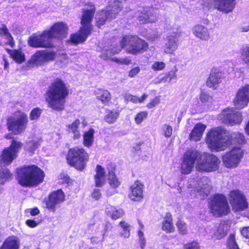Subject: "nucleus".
I'll return each mask as SVG.
<instances>
[{
	"mask_svg": "<svg viewBox=\"0 0 249 249\" xmlns=\"http://www.w3.org/2000/svg\"><path fill=\"white\" fill-rule=\"evenodd\" d=\"M225 129L217 127L212 129L207 133L206 142L212 150L216 151L224 150L228 145L231 143H237L240 145L245 143L246 140L243 134L240 133H232L230 138Z\"/></svg>",
	"mask_w": 249,
	"mask_h": 249,
	"instance_id": "obj_1",
	"label": "nucleus"
},
{
	"mask_svg": "<svg viewBox=\"0 0 249 249\" xmlns=\"http://www.w3.org/2000/svg\"><path fill=\"white\" fill-rule=\"evenodd\" d=\"M68 93V89L64 82L61 79H56L46 93L48 106L56 111L63 110Z\"/></svg>",
	"mask_w": 249,
	"mask_h": 249,
	"instance_id": "obj_2",
	"label": "nucleus"
},
{
	"mask_svg": "<svg viewBox=\"0 0 249 249\" xmlns=\"http://www.w3.org/2000/svg\"><path fill=\"white\" fill-rule=\"evenodd\" d=\"M19 183L24 186L37 185L43 182L44 174L35 165L25 166L18 171Z\"/></svg>",
	"mask_w": 249,
	"mask_h": 249,
	"instance_id": "obj_3",
	"label": "nucleus"
},
{
	"mask_svg": "<svg viewBox=\"0 0 249 249\" xmlns=\"http://www.w3.org/2000/svg\"><path fill=\"white\" fill-rule=\"evenodd\" d=\"M95 13V8L92 6L89 9L84 11L81 23V27L78 33L71 35L70 40L73 44H78L84 42L91 34L92 25L91 22Z\"/></svg>",
	"mask_w": 249,
	"mask_h": 249,
	"instance_id": "obj_4",
	"label": "nucleus"
},
{
	"mask_svg": "<svg viewBox=\"0 0 249 249\" xmlns=\"http://www.w3.org/2000/svg\"><path fill=\"white\" fill-rule=\"evenodd\" d=\"M188 191L193 197L204 199L210 193L212 188V182L207 177L200 178H190L188 181Z\"/></svg>",
	"mask_w": 249,
	"mask_h": 249,
	"instance_id": "obj_5",
	"label": "nucleus"
},
{
	"mask_svg": "<svg viewBox=\"0 0 249 249\" xmlns=\"http://www.w3.org/2000/svg\"><path fill=\"white\" fill-rule=\"evenodd\" d=\"M122 48H125L126 51L132 54H137L145 51L148 44L143 40L135 36H126L121 42Z\"/></svg>",
	"mask_w": 249,
	"mask_h": 249,
	"instance_id": "obj_6",
	"label": "nucleus"
},
{
	"mask_svg": "<svg viewBox=\"0 0 249 249\" xmlns=\"http://www.w3.org/2000/svg\"><path fill=\"white\" fill-rule=\"evenodd\" d=\"M88 154L82 148L74 147L68 152L67 159L69 163L78 170H82L86 166Z\"/></svg>",
	"mask_w": 249,
	"mask_h": 249,
	"instance_id": "obj_7",
	"label": "nucleus"
},
{
	"mask_svg": "<svg viewBox=\"0 0 249 249\" xmlns=\"http://www.w3.org/2000/svg\"><path fill=\"white\" fill-rule=\"evenodd\" d=\"M213 214L216 217L227 215L230 212V207L227 199L222 194H216L212 197L210 204Z\"/></svg>",
	"mask_w": 249,
	"mask_h": 249,
	"instance_id": "obj_8",
	"label": "nucleus"
},
{
	"mask_svg": "<svg viewBox=\"0 0 249 249\" xmlns=\"http://www.w3.org/2000/svg\"><path fill=\"white\" fill-rule=\"evenodd\" d=\"M196 169L199 171L212 172L217 170L220 163L218 159L213 154L204 153L198 157Z\"/></svg>",
	"mask_w": 249,
	"mask_h": 249,
	"instance_id": "obj_9",
	"label": "nucleus"
},
{
	"mask_svg": "<svg viewBox=\"0 0 249 249\" xmlns=\"http://www.w3.org/2000/svg\"><path fill=\"white\" fill-rule=\"evenodd\" d=\"M28 122L27 115L23 113H19L18 115L8 119L7 128L14 134L18 135L25 131Z\"/></svg>",
	"mask_w": 249,
	"mask_h": 249,
	"instance_id": "obj_10",
	"label": "nucleus"
},
{
	"mask_svg": "<svg viewBox=\"0 0 249 249\" xmlns=\"http://www.w3.org/2000/svg\"><path fill=\"white\" fill-rule=\"evenodd\" d=\"M22 143L19 141L13 140L9 147L3 149L0 156V163L4 165L10 164L16 158L17 154L21 148Z\"/></svg>",
	"mask_w": 249,
	"mask_h": 249,
	"instance_id": "obj_11",
	"label": "nucleus"
},
{
	"mask_svg": "<svg viewBox=\"0 0 249 249\" xmlns=\"http://www.w3.org/2000/svg\"><path fill=\"white\" fill-rule=\"evenodd\" d=\"M202 3L209 8H214L226 14L231 12L235 8V0H202Z\"/></svg>",
	"mask_w": 249,
	"mask_h": 249,
	"instance_id": "obj_12",
	"label": "nucleus"
},
{
	"mask_svg": "<svg viewBox=\"0 0 249 249\" xmlns=\"http://www.w3.org/2000/svg\"><path fill=\"white\" fill-rule=\"evenodd\" d=\"M243 156V152L240 147H235L223 156L222 160L224 164L228 168H235L240 163Z\"/></svg>",
	"mask_w": 249,
	"mask_h": 249,
	"instance_id": "obj_13",
	"label": "nucleus"
},
{
	"mask_svg": "<svg viewBox=\"0 0 249 249\" xmlns=\"http://www.w3.org/2000/svg\"><path fill=\"white\" fill-rule=\"evenodd\" d=\"M179 28L177 26L167 36L162 49L166 54H173L178 46V37L180 36Z\"/></svg>",
	"mask_w": 249,
	"mask_h": 249,
	"instance_id": "obj_14",
	"label": "nucleus"
},
{
	"mask_svg": "<svg viewBox=\"0 0 249 249\" xmlns=\"http://www.w3.org/2000/svg\"><path fill=\"white\" fill-rule=\"evenodd\" d=\"M122 49L121 43L119 45L116 46L105 47L102 50V54L100 57L104 60L111 59L117 63L121 64L128 65L130 63L131 60L128 58H112L111 57L118 53Z\"/></svg>",
	"mask_w": 249,
	"mask_h": 249,
	"instance_id": "obj_15",
	"label": "nucleus"
},
{
	"mask_svg": "<svg viewBox=\"0 0 249 249\" xmlns=\"http://www.w3.org/2000/svg\"><path fill=\"white\" fill-rule=\"evenodd\" d=\"M55 56L56 53L53 51H38L32 56L29 63L35 66H41L54 60Z\"/></svg>",
	"mask_w": 249,
	"mask_h": 249,
	"instance_id": "obj_16",
	"label": "nucleus"
},
{
	"mask_svg": "<svg viewBox=\"0 0 249 249\" xmlns=\"http://www.w3.org/2000/svg\"><path fill=\"white\" fill-rule=\"evenodd\" d=\"M230 202L234 211H243L247 208L248 204L244 194L238 190H234L229 194Z\"/></svg>",
	"mask_w": 249,
	"mask_h": 249,
	"instance_id": "obj_17",
	"label": "nucleus"
},
{
	"mask_svg": "<svg viewBox=\"0 0 249 249\" xmlns=\"http://www.w3.org/2000/svg\"><path fill=\"white\" fill-rule=\"evenodd\" d=\"M199 155V152L197 150H189L186 152L181 166L182 174H188L191 172Z\"/></svg>",
	"mask_w": 249,
	"mask_h": 249,
	"instance_id": "obj_18",
	"label": "nucleus"
},
{
	"mask_svg": "<svg viewBox=\"0 0 249 249\" xmlns=\"http://www.w3.org/2000/svg\"><path fill=\"white\" fill-rule=\"evenodd\" d=\"M249 102V85H246L238 89L233 100V105L237 108L242 109Z\"/></svg>",
	"mask_w": 249,
	"mask_h": 249,
	"instance_id": "obj_19",
	"label": "nucleus"
},
{
	"mask_svg": "<svg viewBox=\"0 0 249 249\" xmlns=\"http://www.w3.org/2000/svg\"><path fill=\"white\" fill-rule=\"evenodd\" d=\"M220 119L225 124L232 126L240 124L242 121V116L238 111L228 109L224 110L220 116Z\"/></svg>",
	"mask_w": 249,
	"mask_h": 249,
	"instance_id": "obj_20",
	"label": "nucleus"
},
{
	"mask_svg": "<svg viewBox=\"0 0 249 249\" xmlns=\"http://www.w3.org/2000/svg\"><path fill=\"white\" fill-rule=\"evenodd\" d=\"M49 33L46 31L41 35L31 36L28 40L29 45L35 48H50L53 47V44L49 37Z\"/></svg>",
	"mask_w": 249,
	"mask_h": 249,
	"instance_id": "obj_21",
	"label": "nucleus"
},
{
	"mask_svg": "<svg viewBox=\"0 0 249 249\" xmlns=\"http://www.w3.org/2000/svg\"><path fill=\"white\" fill-rule=\"evenodd\" d=\"M49 33V37L51 40L53 38H63L68 32V26L63 22H57L54 24L49 31H46Z\"/></svg>",
	"mask_w": 249,
	"mask_h": 249,
	"instance_id": "obj_22",
	"label": "nucleus"
},
{
	"mask_svg": "<svg viewBox=\"0 0 249 249\" xmlns=\"http://www.w3.org/2000/svg\"><path fill=\"white\" fill-rule=\"evenodd\" d=\"M138 20L142 23H155L157 19V10L153 8H142L139 11Z\"/></svg>",
	"mask_w": 249,
	"mask_h": 249,
	"instance_id": "obj_23",
	"label": "nucleus"
},
{
	"mask_svg": "<svg viewBox=\"0 0 249 249\" xmlns=\"http://www.w3.org/2000/svg\"><path fill=\"white\" fill-rule=\"evenodd\" d=\"M65 200V195L61 190L54 191L49 196L46 201L47 208L49 210H55V207Z\"/></svg>",
	"mask_w": 249,
	"mask_h": 249,
	"instance_id": "obj_24",
	"label": "nucleus"
},
{
	"mask_svg": "<svg viewBox=\"0 0 249 249\" xmlns=\"http://www.w3.org/2000/svg\"><path fill=\"white\" fill-rule=\"evenodd\" d=\"M193 35L197 38L204 41H207L210 37L208 29L201 24H197L192 29Z\"/></svg>",
	"mask_w": 249,
	"mask_h": 249,
	"instance_id": "obj_25",
	"label": "nucleus"
},
{
	"mask_svg": "<svg viewBox=\"0 0 249 249\" xmlns=\"http://www.w3.org/2000/svg\"><path fill=\"white\" fill-rule=\"evenodd\" d=\"M143 185L139 181H136L131 187L130 198L133 200H139L143 197Z\"/></svg>",
	"mask_w": 249,
	"mask_h": 249,
	"instance_id": "obj_26",
	"label": "nucleus"
},
{
	"mask_svg": "<svg viewBox=\"0 0 249 249\" xmlns=\"http://www.w3.org/2000/svg\"><path fill=\"white\" fill-rule=\"evenodd\" d=\"M206 128V125L200 123L196 124L190 134V139L195 142L200 141Z\"/></svg>",
	"mask_w": 249,
	"mask_h": 249,
	"instance_id": "obj_27",
	"label": "nucleus"
},
{
	"mask_svg": "<svg viewBox=\"0 0 249 249\" xmlns=\"http://www.w3.org/2000/svg\"><path fill=\"white\" fill-rule=\"evenodd\" d=\"M20 240L15 236H10L3 242L0 249H19Z\"/></svg>",
	"mask_w": 249,
	"mask_h": 249,
	"instance_id": "obj_28",
	"label": "nucleus"
},
{
	"mask_svg": "<svg viewBox=\"0 0 249 249\" xmlns=\"http://www.w3.org/2000/svg\"><path fill=\"white\" fill-rule=\"evenodd\" d=\"M222 73L220 72L211 73L208 80L207 81V85L213 89H216L221 82Z\"/></svg>",
	"mask_w": 249,
	"mask_h": 249,
	"instance_id": "obj_29",
	"label": "nucleus"
},
{
	"mask_svg": "<svg viewBox=\"0 0 249 249\" xmlns=\"http://www.w3.org/2000/svg\"><path fill=\"white\" fill-rule=\"evenodd\" d=\"M123 7L122 2L118 0H113L111 2L109 8L107 12L108 13V17L107 18H114L122 10Z\"/></svg>",
	"mask_w": 249,
	"mask_h": 249,
	"instance_id": "obj_30",
	"label": "nucleus"
},
{
	"mask_svg": "<svg viewBox=\"0 0 249 249\" xmlns=\"http://www.w3.org/2000/svg\"><path fill=\"white\" fill-rule=\"evenodd\" d=\"M230 229V226L226 223H220L214 230L212 237L216 239H220L226 236Z\"/></svg>",
	"mask_w": 249,
	"mask_h": 249,
	"instance_id": "obj_31",
	"label": "nucleus"
},
{
	"mask_svg": "<svg viewBox=\"0 0 249 249\" xmlns=\"http://www.w3.org/2000/svg\"><path fill=\"white\" fill-rule=\"evenodd\" d=\"M106 173L104 169L100 165L96 166V174L94 176L95 185L97 187H101L105 183Z\"/></svg>",
	"mask_w": 249,
	"mask_h": 249,
	"instance_id": "obj_32",
	"label": "nucleus"
},
{
	"mask_svg": "<svg viewBox=\"0 0 249 249\" xmlns=\"http://www.w3.org/2000/svg\"><path fill=\"white\" fill-rule=\"evenodd\" d=\"M106 213L112 219L116 220L124 214V212L122 209H116L115 207L108 205L106 209Z\"/></svg>",
	"mask_w": 249,
	"mask_h": 249,
	"instance_id": "obj_33",
	"label": "nucleus"
},
{
	"mask_svg": "<svg viewBox=\"0 0 249 249\" xmlns=\"http://www.w3.org/2000/svg\"><path fill=\"white\" fill-rule=\"evenodd\" d=\"M161 229L167 232H172L174 231L175 228L172 223V218L171 214H166L162 222Z\"/></svg>",
	"mask_w": 249,
	"mask_h": 249,
	"instance_id": "obj_34",
	"label": "nucleus"
},
{
	"mask_svg": "<svg viewBox=\"0 0 249 249\" xmlns=\"http://www.w3.org/2000/svg\"><path fill=\"white\" fill-rule=\"evenodd\" d=\"M10 56L18 63H22L25 60L24 53L20 50L7 49Z\"/></svg>",
	"mask_w": 249,
	"mask_h": 249,
	"instance_id": "obj_35",
	"label": "nucleus"
},
{
	"mask_svg": "<svg viewBox=\"0 0 249 249\" xmlns=\"http://www.w3.org/2000/svg\"><path fill=\"white\" fill-rule=\"evenodd\" d=\"M80 124V120L76 119L74 122L67 126L68 131L69 133H72L73 134V138L74 139H77L80 137V133L78 129Z\"/></svg>",
	"mask_w": 249,
	"mask_h": 249,
	"instance_id": "obj_36",
	"label": "nucleus"
},
{
	"mask_svg": "<svg viewBox=\"0 0 249 249\" xmlns=\"http://www.w3.org/2000/svg\"><path fill=\"white\" fill-rule=\"evenodd\" d=\"M111 169L108 167V181L110 186L113 188H116L120 185V182L114 174V167L112 166V165H110Z\"/></svg>",
	"mask_w": 249,
	"mask_h": 249,
	"instance_id": "obj_37",
	"label": "nucleus"
},
{
	"mask_svg": "<svg viewBox=\"0 0 249 249\" xmlns=\"http://www.w3.org/2000/svg\"><path fill=\"white\" fill-rule=\"evenodd\" d=\"M94 130L90 128L84 134V144L87 147L91 146L93 142V135Z\"/></svg>",
	"mask_w": 249,
	"mask_h": 249,
	"instance_id": "obj_38",
	"label": "nucleus"
},
{
	"mask_svg": "<svg viewBox=\"0 0 249 249\" xmlns=\"http://www.w3.org/2000/svg\"><path fill=\"white\" fill-rule=\"evenodd\" d=\"M12 174L9 170L6 168L0 169V183L3 184L4 182L9 181L12 178Z\"/></svg>",
	"mask_w": 249,
	"mask_h": 249,
	"instance_id": "obj_39",
	"label": "nucleus"
},
{
	"mask_svg": "<svg viewBox=\"0 0 249 249\" xmlns=\"http://www.w3.org/2000/svg\"><path fill=\"white\" fill-rule=\"evenodd\" d=\"M178 70L176 68H175L174 70H172L170 71L164 77L160 78L159 81L156 82V83H160L162 82L165 83L166 82H170L172 80L176 79L177 78L176 73Z\"/></svg>",
	"mask_w": 249,
	"mask_h": 249,
	"instance_id": "obj_40",
	"label": "nucleus"
},
{
	"mask_svg": "<svg viewBox=\"0 0 249 249\" xmlns=\"http://www.w3.org/2000/svg\"><path fill=\"white\" fill-rule=\"evenodd\" d=\"M97 96L102 102H108L111 99V95L107 90H100L97 93Z\"/></svg>",
	"mask_w": 249,
	"mask_h": 249,
	"instance_id": "obj_41",
	"label": "nucleus"
},
{
	"mask_svg": "<svg viewBox=\"0 0 249 249\" xmlns=\"http://www.w3.org/2000/svg\"><path fill=\"white\" fill-rule=\"evenodd\" d=\"M119 116V113L116 111H109L105 117V121L109 124L114 123Z\"/></svg>",
	"mask_w": 249,
	"mask_h": 249,
	"instance_id": "obj_42",
	"label": "nucleus"
},
{
	"mask_svg": "<svg viewBox=\"0 0 249 249\" xmlns=\"http://www.w3.org/2000/svg\"><path fill=\"white\" fill-rule=\"evenodd\" d=\"M107 17L108 13L106 11H102L97 18L96 21L97 26L100 27L105 23L106 20H110L112 19L107 18Z\"/></svg>",
	"mask_w": 249,
	"mask_h": 249,
	"instance_id": "obj_43",
	"label": "nucleus"
},
{
	"mask_svg": "<svg viewBox=\"0 0 249 249\" xmlns=\"http://www.w3.org/2000/svg\"><path fill=\"white\" fill-rule=\"evenodd\" d=\"M242 60L246 63H249V47L248 46L243 47L241 52Z\"/></svg>",
	"mask_w": 249,
	"mask_h": 249,
	"instance_id": "obj_44",
	"label": "nucleus"
},
{
	"mask_svg": "<svg viewBox=\"0 0 249 249\" xmlns=\"http://www.w3.org/2000/svg\"><path fill=\"white\" fill-rule=\"evenodd\" d=\"M148 116V113L146 111H141L137 114L135 117V122L136 124H141L142 121L146 119Z\"/></svg>",
	"mask_w": 249,
	"mask_h": 249,
	"instance_id": "obj_45",
	"label": "nucleus"
},
{
	"mask_svg": "<svg viewBox=\"0 0 249 249\" xmlns=\"http://www.w3.org/2000/svg\"><path fill=\"white\" fill-rule=\"evenodd\" d=\"M199 100L202 104L212 102L213 99L210 95L205 91H202L199 95Z\"/></svg>",
	"mask_w": 249,
	"mask_h": 249,
	"instance_id": "obj_46",
	"label": "nucleus"
},
{
	"mask_svg": "<svg viewBox=\"0 0 249 249\" xmlns=\"http://www.w3.org/2000/svg\"><path fill=\"white\" fill-rule=\"evenodd\" d=\"M177 226L178 227L179 233L184 235L187 233V230L186 224L182 221L178 220L177 223Z\"/></svg>",
	"mask_w": 249,
	"mask_h": 249,
	"instance_id": "obj_47",
	"label": "nucleus"
},
{
	"mask_svg": "<svg viewBox=\"0 0 249 249\" xmlns=\"http://www.w3.org/2000/svg\"><path fill=\"white\" fill-rule=\"evenodd\" d=\"M42 110L36 107L33 109L30 114V119L31 120H37L40 116Z\"/></svg>",
	"mask_w": 249,
	"mask_h": 249,
	"instance_id": "obj_48",
	"label": "nucleus"
},
{
	"mask_svg": "<svg viewBox=\"0 0 249 249\" xmlns=\"http://www.w3.org/2000/svg\"><path fill=\"white\" fill-rule=\"evenodd\" d=\"M3 35H5L7 39L10 41V45L12 46V40H13V38L11 34L8 32V30L5 26L0 28V36Z\"/></svg>",
	"mask_w": 249,
	"mask_h": 249,
	"instance_id": "obj_49",
	"label": "nucleus"
},
{
	"mask_svg": "<svg viewBox=\"0 0 249 249\" xmlns=\"http://www.w3.org/2000/svg\"><path fill=\"white\" fill-rule=\"evenodd\" d=\"M39 145L38 142L34 141H29L27 143L26 147L30 152H33L36 149Z\"/></svg>",
	"mask_w": 249,
	"mask_h": 249,
	"instance_id": "obj_50",
	"label": "nucleus"
},
{
	"mask_svg": "<svg viewBox=\"0 0 249 249\" xmlns=\"http://www.w3.org/2000/svg\"><path fill=\"white\" fill-rule=\"evenodd\" d=\"M138 237H139V242L140 243V246L141 249H143L145 244H146V240L144 237L143 232L141 230H139L138 233Z\"/></svg>",
	"mask_w": 249,
	"mask_h": 249,
	"instance_id": "obj_51",
	"label": "nucleus"
},
{
	"mask_svg": "<svg viewBox=\"0 0 249 249\" xmlns=\"http://www.w3.org/2000/svg\"><path fill=\"white\" fill-rule=\"evenodd\" d=\"M165 64L163 62H155L152 65V69L155 71H161L164 69Z\"/></svg>",
	"mask_w": 249,
	"mask_h": 249,
	"instance_id": "obj_52",
	"label": "nucleus"
},
{
	"mask_svg": "<svg viewBox=\"0 0 249 249\" xmlns=\"http://www.w3.org/2000/svg\"><path fill=\"white\" fill-rule=\"evenodd\" d=\"M162 130L164 132V135L166 137H170L172 134V128L171 126L164 124L162 126Z\"/></svg>",
	"mask_w": 249,
	"mask_h": 249,
	"instance_id": "obj_53",
	"label": "nucleus"
},
{
	"mask_svg": "<svg viewBox=\"0 0 249 249\" xmlns=\"http://www.w3.org/2000/svg\"><path fill=\"white\" fill-rule=\"evenodd\" d=\"M107 231V224L105 226V229L104 230V233L103 234V237L101 240L99 239L96 236L92 237L91 238V242L93 244H96L98 243L100 241H103L104 240V236L105 235V233Z\"/></svg>",
	"mask_w": 249,
	"mask_h": 249,
	"instance_id": "obj_54",
	"label": "nucleus"
},
{
	"mask_svg": "<svg viewBox=\"0 0 249 249\" xmlns=\"http://www.w3.org/2000/svg\"><path fill=\"white\" fill-rule=\"evenodd\" d=\"M160 103V99L158 97L154 98L150 103H149L147 107L148 108H152L156 106Z\"/></svg>",
	"mask_w": 249,
	"mask_h": 249,
	"instance_id": "obj_55",
	"label": "nucleus"
},
{
	"mask_svg": "<svg viewBox=\"0 0 249 249\" xmlns=\"http://www.w3.org/2000/svg\"><path fill=\"white\" fill-rule=\"evenodd\" d=\"M126 100L131 101L133 103H136L138 102V97L130 94H126L124 96Z\"/></svg>",
	"mask_w": 249,
	"mask_h": 249,
	"instance_id": "obj_56",
	"label": "nucleus"
},
{
	"mask_svg": "<svg viewBox=\"0 0 249 249\" xmlns=\"http://www.w3.org/2000/svg\"><path fill=\"white\" fill-rule=\"evenodd\" d=\"M140 71V69L139 67H136L131 69L128 73L129 77L132 78L137 75Z\"/></svg>",
	"mask_w": 249,
	"mask_h": 249,
	"instance_id": "obj_57",
	"label": "nucleus"
},
{
	"mask_svg": "<svg viewBox=\"0 0 249 249\" xmlns=\"http://www.w3.org/2000/svg\"><path fill=\"white\" fill-rule=\"evenodd\" d=\"M160 37L159 34L156 32H153L151 34H149L147 38L149 40L154 41L157 40Z\"/></svg>",
	"mask_w": 249,
	"mask_h": 249,
	"instance_id": "obj_58",
	"label": "nucleus"
},
{
	"mask_svg": "<svg viewBox=\"0 0 249 249\" xmlns=\"http://www.w3.org/2000/svg\"><path fill=\"white\" fill-rule=\"evenodd\" d=\"M185 249H198V244L196 242H192L185 245Z\"/></svg>",
	"mask_w": 249,
	"mask_h": 249,
	"instance_id": "obj_59",
	"label": "nucleus"
},
{
	"mask_svg": "<svg viewBox=\"0 0 249 249\" xmlns=\"http://www.w3.org/2000/svg\"><path fill=\"white\" fill-rule=\"evenodd\" d=\"M92 197L96 200H98L101 196L100 190L95 189L92 193Z\"/></svg>",
	"mask_w": 249,
	"mask_h": 249,
	"instance_id": "obj_60",
	"label": "nucleus"
},
{
	"mask_svg": "<svg viewBox=\"0 0 249 249\" xmlns=\"http://www.w3.org/2000/svg\"><path fill=\"white\" fill-rule=\"evenodd\" d=\"M241 234L249 239V227H244L241 230Z\"/></svg>",
	"mask_w": 249,
	"mask_h": 249,
	"instance_id": "obj_61",
	"label": "nucleus"
},
{
	"mask_svg": "<svg viewBox=\"0 0 249 249\" xmlns=\"http://www.w3.org/2000/svg\"><path fill=\"white\" fill-rule=\"evenodd\" d=\"M26 225L30 228H35L38 225V223L34 220L28 219L26 221Z\"/></svg>",
	"mask_w": 249,
	"mask_h": 249,
	"instance_id": "obj_62",
	"label": "nucleus"
},
{
	"mask_svg": "<svg viewBox=\"0 0 249 249\" xmlns=\"http://www.w3.org/2000/svg\"><path fill=\"white\" fill-rule=\"evenodd\" d=\"M119 225L123 229V231L130 230V226L124 221H122L119 223Z\"/></svg>",
	"mask_w": 249,
	"mask_h": 249,
	"instance_id": "obj_63",
	"label": "nucleus"
},
{
	"mask_svg": "<svg viewBox=\"0 0 249 249\" xmlns=\"http://www.w3.org/2000/svg\"><path fill=\"white\" fill-rule=\"evenodd\" d=\"M130 235V230H128L127 231H123V232L121 233V236L124 238H129Z\"/></svg>",
	"mask_w": 249,
	"mask_h": 249,
	"instance_id": "obj_64",
	"label": "nucleus"
}]
</instances>
